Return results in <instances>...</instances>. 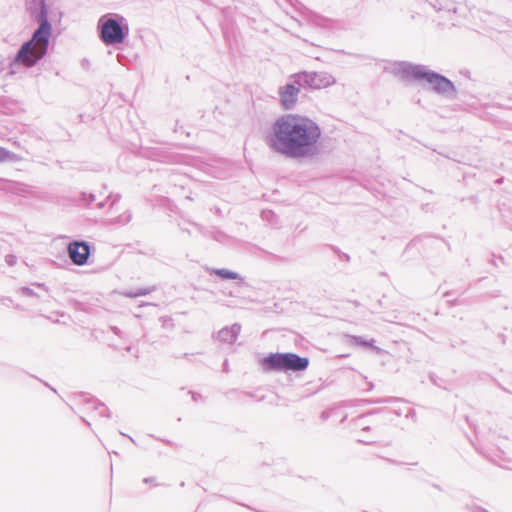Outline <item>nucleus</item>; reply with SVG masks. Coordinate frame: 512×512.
I'll use <instances>...</instances> for the list:
<instances>
[{
  "instance_id": "f8f14e48",
  "label": "nucleus",
  "mask_w": 512,
  "mask_h": 512,
  "mask_svg": "<svg viewBox=\"0 0 512 512\" xmlns=\"http://www.w3.org/2000/svg\"><path fill=\"white\" fill-rule=\"evenodd\" d=\"M9 156V152L6 149L0 147V162L7 160Z\"/></svg>"
},
{
  "instance_id": "39448f33",
  "label": "nucleus",
  "mask_w": 512,
  "mask_h": 512,
  "mask_svg": "<svg viewBox=\"0 0 512 512\" xmlns=\"http://www.w3.org/2000/svg\"><path fill=\"white\" fill-rule=\"evenodd\" d=\"M69 257L76 265H84L90 255V247L85 242L75 241L68 246Z\"/></svg>"
},
{
  "instance_id": "423d86ee",
  "label": "nucleus",
  "mask_w": 512,
  "mask_h": 512,
  "mask_svg": "<svg viewBox=\"0 0 512 512\" xmlns=\"http://www.w3.org/2000/svg\"><path fill=\"white\" fill-rule=\"evenodd\" d=\"M427 82L438 93H447L454 90L453 83L450 80L433 72H430Z\"/></svg>"
},
{
  "instance_id": "0eeeda50",
  "label": "nucleus",
  "mask_w": 512,
  "mask_h": 512,
  "mask_svg": "<svg viewBox=\"0 0 512 512\" xmlns=\"http://www.w3.org/2000/svg\"><path fill=\"white\" fill-rule=\"evenodd\" d=\"M299 89L293 85H286L280 92L281 103L284 109H291L297 100Z\"/></svg>"
},
{
  "instance_id": "9b49d317",
  "label": "nucleus",
  "mask_w": 512,
  "mask_h": 512,
  "mask_svg": "<svg viewBox=\"0 0 512 512\" xmlns=\"http://www.w3.org/2000/svg\"><path fill=\"white\" fill-rule=\"evenodd\" d=\"M214 273L225 279H236L238 277L237 273L228 271L226 269L215 270Z\"/></svg>"
},
{
  "instance_id": "f257e3e1",
  "label": "nucleus",
  "mask_w": 512,
  "mask_h": 512,
  "mask_svg": "<svg viewBox=\"0 0 512 512\" xmlns=\"http://www.w3.org/2000/svg\"><path fill=\"white\" fill-rule=\"evenodd\" d=\"M319 137L320 129L313 120L298 114H287L273 124L270 146L278 152L297 157L316 144Z\"/></svg>"
},
{
  "instance_id": "6e6552de",
  "label": "nucleus",
  "mask_w": 512,
  "mask_h": 512,
  "mask_svg": "<svg viewBox=\"0 0 512 512\" xmlns=\"http://www.w3.org/2000/svg\"><path fill=\"white\" fill-rule=\"evenodd\" d=\"M306 82L315 89H321L330 84V78L315 72L306 75Z\"/></svg>"
},
{
  "instance_id": "1a4fd4ad",
  "label": "nucleus",
  "mask_w": 512,
  "mask_h": 512,
  "mask_svg": "<svg viewBox=\"0 0 512 512\" xmlns=\"http://www.w3.org/2000/svg\"><path fill=\"white\" fill-rule=\"evenodd\" d=\"M408 75L413 77L414 79H425L427 81V78L430 74L428 71L422 70L420 67H411L407 71Z\"/></svg>"
},
{
  "instance_id": "f03ea898",
  "label": "nucleus",
  "mask_w": 512,
  "mask_h": 512,
  "mask_svg": "<svg viewBox=\"0 0 512 512\" xmlns=\"http://www.w3.org/2000/svg\"><path fill=\"white\" fill-rule=\"evenodd\" d=\"M50 36L51 25L48 22L46 11L43 9L40 14L39 28L34 32L31 40L22 45L15 61L26 67L33 66L46 54Z\"/></svg>"
},
{
  "instance_id": "9d476101",
  "label": "nucleus",
  "mask_w": 512,
  "mask_h": 512,
  "mask_svg": "<svg viewBox=\"0 0 512 512\" xmlns=\"http://www.w3.org/2000/svg\"><path fill=\"white\" fill-rule=\"evenodd\" d=\"M352 342L355 345L369 347V348H375L374 341L373 340H364L359 336H355L352 338Z\"/></svg>"
},
{
  "instance_id": "7ed1b4c3",
  "label": "nucleus",
  "mask_w": 512,
  "mask_h": 512,
  "mask_svg": "<svg viewBox=\"0 0 512 512\" xmlns=\"http://www.w3.org/2000/svg\"><path fill=\"white\" fill-rule=\"evenodd\" d=\"M263 368L266 371L271 370H292L302 371L305 370L309 365V359L306 357H300L294 353H276L271 354L263 359Z\"/></svg>"
},
{
  "instance_id": "20e7f679",
  "label": "nucleus",
  "mask_w": 512,
  "mask_h": 512,
  "mask_svg": "<svg viewBox=\"0 0 512 512\" xmlns=\"http://www.w3.org/2000/svg\"><path fill=\"white\" fill-rule=\"evenodd\" d=\"M101 38L106 44L121 43L124 39L122 27L114 19L106 20L102 25Z\"/></svg>"
}]
</instances>
